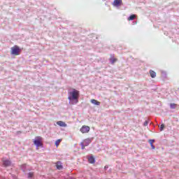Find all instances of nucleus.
Returning <instances> with one entry per match:
<instances>
[{"mask_svg": "<svg viewBox=\"0 0 179 179\" xmlns=\"http://www.w3.org/2000/svg\"><path fill=\"white\" fill-rule=\"evenodd\" d=\"M176 107H177V104H176V103H170V108L171 110L176 109Z\"/></svg>", "mask_w": 179, "mask_h": 179, "instance_id": "obj_15", "label": "nucleus"}, {"mask_svg": "<svg viewBox=\"0 0 179 179\" xmlns=\"http://www.w3.org/2000/svg\"><path fill=\"white\" fill-rule=\"evenodd\" d=\"M20 48L17 45H15L11 48L12 55H19V54H20Z\"/></svg>", "mask_w": 179, "mask_h": 179, "instance_id": "obj_2", "label": "nucleus"}, {"mask_svg": "<svg viewBox=\"0 0 179 179\" xmlns=\"http://www.w3.org/2000/svg\"><path fill=\"white\" fill-rule=\"evenodd\" d=\"M82 150H85V147L86 146L83 143H80Z\"/></svg>", "mask_w": 179, "mask_h": 179, "instance_id": "obj_21", "label": "nucleus"}, {"mask_svg": "<svg viewBox=\"0 0 179 179\" xmlns=\"http://www.w3.org/2000/svg\"><path fill=\"white\" fill-rule=\"evenodd\" d=\"M80 131L82 134H87L90 131V127L89 126L84 125L80 128Z\"/></svg>", "mask_w": 179, "mask_h": 179, "instance_id": "obj_4", "label": "nucleus"}, {"mask_svg": "<svg viewBox=\"0 0 179 179\" xmlns=\"http://www.w3.org/2000/svg\"><path fill=\"white\" fill-rule=\"evenodd\" d=\"M83 143L85 146H89L92 143V138H87L84 141Z\"/></svg>", "mask_w": 179, "mask_h": 179, "instance_id": "obj_7", "label": "nucleus"}, {"mask_svg": "<svg viewBox=\"0 0 179 179\" xmlns=\"http://www.w3.org/2000/svg\"><path fill=\"white\" fill-rule=\"evenodd\" d=\"M3 165L4 167H9L12 164V162L9 159H6L5 158L2 159Z\"/></svg>", "mask_w": 179, "mask_h": 179, "instance_id": "obj_5", "label": "nucleus"}, {"mask_svg": "<svg viewBox=\"0 0 179 179\" xmlns=\"http://www.w3.org/2000/svg\"><path fill=\"white\" fill-rule=\"evenodd\" d=\"M151 148L153 149V150H155V149H156V147H155L154 145H151Z\"/></svg>", "mask_w": 179, "mask_h": 179, "instance_id": "obj_25", "label": "nucleus"}, {"mask_svg": "<svg viewBox=\"0 0 179 179\" xmlns=\"http://www.w3.org/2000/svg\"><path fill=\"white\" fill-rule=\"evenodd\" d=\"M22 134V131H18L16 132V135H20Z\"/></svg>", "mask_w": 179, "mask_h": 179, "instance_id": "obj_24", "label": "nucleus"}, {"mask_svg": "<svg viewBox=\"0 0 179 179\" xmlns=\"http://www.w3.org/2000/svg\"><path fill=\"white\" fill-rule=\"evenodd\" d=\"M20 169H21V170L23 173H26V171H27V169L26 164H24L21 165Z\"/></svg>", "mask_w": 179, "mask_h": 179, "instance_id": "obj_9", "label": "nucleus"}, {"mask_svg": "<svg viewBox=\"0 0 179 179\" xmlns=\"http://www.w3.org/2000/svg\"><path fill=\"white\" fill-rule=\"evenodd\" d=\"M68 96L69 101H76V103H78L79 100V91L76 89H73L68 93Z\"/></svg>", "mask_w": 179, "mask_h": 179, "instance_id": "obj_1", "label": "nucleus"}, {"mask_svg": "<svg viewBox=\"0 0 179 179\" xmlns=\"http://www.w3.org/2000/svg\"><path fill=\"white\" fill-rule=\"evenodd\" d=\"M91 103L92 104H94V106H100V101L96 100V99H92Z\"/></svg>", "mask_w": 179, "mask_h": 179, "instance_id": "obj_11", "label": "nucleus"}, {"mask_svg": "<svg viewBox=\"0 0 179 179\" xmlns=\"http://www.w3.org/2000/svg\"><path fill=\"white\" fill-rule=\"evenodd\" d=\"M57 125H59V127H66V123H65L64 122L62 121H58L57 122Z\"/></svg>", "mask_w": 179, "mask_h": 179, "instance_id": "obj_10", "label": "nucleus"}, {"mask_svg": "<svg viewBox=\"0 0 179 179\" xmlns=\"http://www.w3.org/2000/svg\"><path fill=\"white\" fill-rule=\"evenodd\" d=\"M149 142H150V146H152V145H153V143H155V140H150Z\"/></svg>", "mask_w": 179, "mask_h": 179, "instance_id": "obj_23", "label": "nucleus"}, {"mask_svg": "<svg viewBox=\"0 0 179 179\" xmlns=\"http://www.w3.org/2000/svg\"><path fill=\"white\" fill-rule=\"evenodd\" d=\"M41 139L42 138L40 136H36L35 138V140L34 141V145H35L36 148H40V146H43V144H41Z\"/></svg>", "mask_w": 179, "mask_h": 179, "instance_id": "obj_3", "label": "nucleus"}, {"mask_svg": "<svg viewBox=\"0 0 179 179\" xmlns=\"http://www.w3.org/2000/svg\"><path fill=\"white\" fill-rule=\"evenodd\" d=\"M88 162L89 163H90L91 164H93L94 163H95L96 159H94V157L93 156H91L88 158Z\"/></svg>", "mask_w": 179, "mask_h": 179, "instance_id": "obj_8", "label": "nucleus"}, {"mask_svg": "<svg viewBox=\"0 0 179 179\" xmlns=\"http://www.w3.org/2000/svg\"><path fill=\"white\" fill-rule=\"evenodd\" d=\"M150 75L151 78H156V72H155L152 70L150 71Z\"/></svg>", "mask_w": 179, "mask_h": 179, "instance_id": "obj_14", "label": "nucleus"}, {"mask_svg": "<svg viewBox=\"0 0 179 179\" xmlns=\"http://www.w3.org/2000/svg\"><path fill=\"white\" fill-rule=\"evenodd\" d=\"M61 141H62L61 139H58L57 141H56L55 145L59 146V143H61Z\"/></svg>", "mask_w": 179, "mask_h": 179, "instance_id": "obj_18", "label": "nucleus"}, {"mask_svg": "<svg viewBox=\"0 0 179 179\" xmlns=\"http://www.w3.org/2000/svg\"><path fill=\"white\" fill-rule=\"evenodd\" d=\"M113 5L114 6H121L122 5V0H114Z\"/></svg>", "mask_w": 179, "mask_h": 179, "instance_id": "obj_6", "label": "nucleus"}, {"mask_svg": "<svg viewBox=\"0 0 179 179\" xmlns=\"http://www.w3.org/2000/svg\"><path fill=\"white\" fill-rule=\"evenodd\" d=\"M162 75L164 76V78H167V74L166 73V72L162 71Z\"/></svg>", "mask_w": 179, "mask_h": 179, "instance_id": "obj_22", "label": "nucleus"}, {"mask_svg": "<svg viewBox=\"0 0 179 179\" xmlns=\"http://www.w3.org/2000/svg\"><path fill=\"white\" fill-rule=\"evenodd\" d=\"M27 178H33L34 177V172H29L27 173Z\"/></svg>", "mask_w": 179, "mask_h": 179, "instance_id": "obj_12", "label": "nucleus"}, {"mask_svg": "<svg viewBox=\"0 0 179 179\" xmlns=\"http://www.w3.org/2000/svg\"><path fill=\"white\" fill-rule=\"evenodd\" d=\"M164 127L165 126H164V124H161L160 128H159V131H163L164 129Z\"/></svg>", "mask_w": 179, "mask_h": 179, "instance_id": "obj_20", "label": "nucleus"}, {"mask_svg": "<svg viewBox=\"0 0 179 179\" xmlns=\"http://www.w3.org/2000/svg\"><path fill=\"white\" fill-rule=\"evenodd\" d=\"M104 169L105 170H107V169H108V166H105Z\"/></svg>", "mask_w": 179, "mask_h": 179, "instance_id": "obj_26", "label": "nucleus"}, {"mask_svg": "<svg viewBox=\"0 0 179 179\" xmlns=\"http://www.w3.org/2000/svg\"><path fill=\"white\" fill-rule=\"evenodd\" d=\"M149 124V120H145V122L143 123L144 127H148Z\"/></svg>", "mask_w": 179, "mask_h": 179, "instance_id": "obj_19", "label": "nucleus"}, {"mask_svg": "<svg viewBox=\"0 0 179 179\" xmlns=\"http://www.w3.org/2000/svg\"><path fill=\"white\" fill-rule=\"evenodd\" d=\"M115 61H117V59L114 58V57H110V64H115Z\"/></svg>", "mask_w": 179, "mask_h": 179, "instance_id": "obj_16", "label": "nucleus"}, {"mask_svg": "<svg viewBox=\"0 0 179 179\" xmlns=\"http://www.w3.org/2000/svg\"><path fill=\"white\" fill-rule=\"evenodd\" d=\"M56 167H57V170H62V169H63L62 164H61V162H57Z\"/></svg>", "mask_w": 179, "mask_h": 179, "instance_id": "obj_13", "label": "nucleus"}, {"mask_svg": "<svg viewBox=\"0 0 179 179\" xmlns=\"http://www.w3.org/2000/svg\"><path fill=\"white\" fill-rule=\"evenodd\" d=\"M135 19V15H131L128 17V20H134Z\"/></svg>", "mask_w": 179, "mask_h": 179, "instance_id": "obj_17", "label": "nucleus"}]
</instances>
